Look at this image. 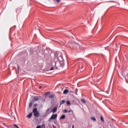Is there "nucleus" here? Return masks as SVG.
Listing matches in <instances>:
<instances>
[{
  "mask_svg": "<svg viewBox=\"0 0 128 128\" xmlns=\"http://www.w3.org/2000/svg\"><path fill=\"white\" fill-rule=\"evenodd\" d=\"M50 94V92H48V94Z\"/></svg>",
  "mask_w": 128,
  "mask_h": 128,
  "instance_id": "nucleus-34",
  "label": "nucleus"
},
{
  "mask_svg": "<svg viewBox=\"0 0 128 128\" xmlns=\"http://www.w3.org/2000/svg\"><path fill=\"white\" fill-rule=\"evenodd\" d=\"M41 128H46V125L44 124L41 126Z\"/></svg>",
  "mask_w": 128,
  "mask_h": 128,
  "instance_id": "nucleus-23",
  "label": "nucleus"
},
{
  "mask_svg": "<svg viewBox=\"0 0 128 128\" xmlns=\"http://www.w3.org/2000/svg\"><path fill=\"white\" fill-rule=\"evenodd\" d=\"M68 112H72V110H70L68 111Z\"/></svg>",
  "mask_w": 128,
  "mask_h": 128,
  "instance_id": "nucleus-28",
  "label": "nucleus"
},
{
  "mask_svg": "<svg viewBox=\"0 0 128 128\" xmlns=\"http://www.w3.org/2000/svg\"><path fill=\"white\" fill-rule=\"evenodd\" d=\"M66 102V101L64 100H62V102L60 103V104H64Z\"/></svg>",
  "mask_w": 128,
  "mask_h": 128,
  "instance_id": "nucleus-16",
  "label": "nucleus"
},
{
  "mask_svg": "<svg viewBox=\"0 0 128 128\" xmlns=\"http://www.w3.org/2000/svg\"><path fill=\"white\" fill-rule=\"evenodd\" d=\"M33 114L35 118H38L40 116V112H38V108H34L33 109Z\"/></svg>",
  "mask_w": 128,
  "mask_h": 128,
  "instance_id": "nucleus-2",
  "label": "nucleus"
},
{
  "mask_svg": "<svg viewBox=\"0 0 128 128\" xmlns=\"http://www.w3.org/2000/svg\"><path fill=\"white\" fill-rule=\"evenodd\" d=\"M12 126H15V128H18V125H16V124H14Z\"/></svg>",
  "mask_w": 128,
  "mask_h": 128,
  "instance_id": "nucleus-20",
  "label": "nucleus"
},
{
  "mask_svg": "<svg viewBox=\"0 0 128 128\" xmlns=\"http://www.w3.org/2000/svg\"><path fill=\"white\" fill-rule=\"evenodd\" d=\"M100 120H101L102 122H104V118L102 117V116H100Z\"/></svg>",
  "mask_w": 128,
  "mask_h": 128,
  "instance_id": "nucleus-19",
  "label": "nucleus"
},
{
  "mask_svg": "<svg viewBox=\"0 0 128 128\" xmlns=\"http://www.w3.org/2000/svg\"><path fill=\"white\" fill-rule=\"evenodd\" d=\"M50 57L53 58L55 57L56 58H57L58 60H59L62 65H64V58H62V54L60 52H56V53L51 52L50 54Z\"/></svg>",
  "mask_w": 128,
  "mask_h": 128,
  "instance_id": "nucleus-1",
  "label": "nucleus"
},
{
  "mask_svg": "<svg viewBox=\"0 0 128 128\" xmlns=\"http://www.w3.org/2000/svg\"><path fill=\"white\" fill-rule=\"evenodd\" d=\"M56 1L57 2H60V0H56Z\"/></svg>",
  "mask_w": 128,
  "mask_h": 128,
  "instance_id": "nucleus-26",
  "label": "nucleus"
},
{
  "mask_svg": "<svg viewBox=\"0 0 128 128\" xmlns=\"http://www.w3.org/2000/svg\"><path fill=\"white\" fill-rule=\"evenodd\" d=\"M54 96V94H52V95H50L49 96V98H53Z\"/></svg>",
  "mask_w": 128,
  "mask_h": 128,
  "instance_id": "nucleus-18",
  "label": "nucleus"
},
{
  "mask_svg": "<svg viewBox=\"0 0 128 128\" xmlns=\"http://www.w3.org/2000/svg\"><path fill=\"white\" fill-rule=\"evenodd\" d=\"M4 126H6V124H4Z\"/></svg>",
  "mask_w": 128,
  "mask_h": 128,
  "instance_id": "nucleus-33",
  "label": "nucleus"
},
{
  "mask_svg": "<svg viewBox=\"0 0 128 128\" xmlns=\"http://www.w3.org/2000/svg\"><path fill=\"white\" fill-rule=\"evenodd\" d=\"M74 46H78V48H80V45L76 42H74Z\"/></svg>",
  "mask_w": 128,
  "mask_h": 128,
  "instance_id": "nucleus-7",
  "label": "nucleus"
},
{
  "mask_svg": "<svg viewBox=\"0 0 128 128\" xmlns=\"http://www.w3.org/2000/svg\"><path fill=\"white\" fill-rule=\"evenodd\" d=\"M66 104L68 106H70V101H67Z\"/></svg>",
  "mask_w": 128,
  "mask_h": 128,
  "instance_id": "nucleus-21",
  "label": "nucleus"
},
{
  "mask_svg": "<svg viewBox=\"0 0 128 128\" xmlns=\"http://www.w3.org/2000/svg\"><path fill=\"white\" fill-rule=\"evenodd\" d=\"M32 112L30 113L29 114H28L27 116V118H32Z\"/></svg>",
  "mask_w": 128,
  "mask_h": 128,
  "instance_id": "nucleus-9",
  "label": "nucleus"
},
{
  "mask_svg": "<svg viewBox=\"0 0 128 128\" xmlns=\"http://www.w3.org/2000/svg\"><path fill=\"white\" fill-rule=\"evenodd\" d=\"M34 107L36 108V106H38V104H34Z\"/></svg>",
  "mask_w": 128,
  "mask_h": 128,
  "instance_id": "nucleus-25",
  "label": "nucleus"
},
{
  "mask_svg": "<svg viewBox=\"0 0 128 128\" xmlns=\"http://www.w3.org/2000/svg\"><path fill=\"white\" fill-rule=\"evenodd\" d=\"M74 42H74V41H70L69 42H68V44H74Z\"/></svg>",
  "mask_w": 128,
  "mask_h": 128,
  "instance_id": "nucleus-11",
  "label": "nucleus"
},
{
  "mask_svg": "<svg viewBox=\"0 0 128 128\" xmlns=\"http://www.w3.org/2000/svg\"><path fill=\"white\" fill-rule=\"evenodd\" d=\"M91 119L92 120H94V122H96V118L92 116L91 118Z\"/></svg>",
  "mask_w": 128,
  "mask_h": 128,
  "instance_id": "nucleus-14",
  "label": "nucleus"
},
{
  "mask_svg": "<svg viewBox=\"0 0 128 128\" xmlns=\"http://www.w3.org/2000/svg\"><path fill=\"white\" fill-rule=\"evenodd\" d=\"M58 118V114H54L50 118L49 120H56Z\"/></svg>",
  "mask_w": 128,
  "mask_h": 128,
  "instance_id": "nucleus-4",
  "label": "nucleus"
},
{
  "mask_svg": "<svg viewBox=\"0 0 128 128\" xmlns=\"http://www.w3.org/2000/svg\"><path fill=\"white\" fill-rule=\"evenodd\" d=\"M84 68V66H82V64H80L79 66V69L80 70V72H82L83 70H84V69L82 68Z\"/></svg>",
  "mask_w": 128,
  "mask_h": 128,
  "instance_id": "nucleus-6",
  "label": "nucleus"
},
{
  "mask_svg": "<svg viewBox=\"0 0 128 128\" xmlns=\"http://www.w3.org/2000/svg\"><path fill=\"white\" fill-rule=\"evenodd\" d=\"M32 106V102H30L29 104V108H30Z\"/></svg>",
  "mask_w": 128,
  "mask_h": 128,
  "instance_id": "nucleus-15",
  "label": "nucleus"
},
{
  "mask_svg": "<svg viewBox=\"0 0 128 128\" xmlns=\"http://www.w3.org/2000/svg\"><path fill=\"white\" fill-rule=\"evenodd\" d=\"M18 68H20V66H18Z\"/></svg>",
  "mask_w": 128,
  "mask_h": 128,
  "instance_id": "nucleus-30",
  "label": "nucleus"
},
{
  "mask_svg": "<svg viewBox=\"0 0 128 128\" xmlns=\"http://www.w3.org/2000/svg\"><path fill=\"white\" fill-rule=\"evenodd\" d=\"M47 112H48V109L47 110Z\"/></svg>",
  "mask_w": 128,
  "mask_h": 128,
  "instance_id": "nucleus-32",
  "label": "nucleus"
},
{
  "mask_svg": "<svg viewBox=\"0 0 128 128\" xmlns=\"http://www.w3.org/2000/svg\"><path fill=\"white\" fill-rule=\"evenodd\" d=\"M56 110H58V107H54V108L50 111V112H53V114H54V112H56Z\"/></svg>",
  "mask_w": 128,
  "mask_h": 128,
  "instance_id": "nucleus-5",
  "label": "nucleus"
},
{
  "mask_svg": "<svg viewBox=\"0 0 128 128\" xmlns=\"http://www.w3.org/2000/svg\"><path fill=\"white\" fill-rule=\"evenodd\" d=\"M34 100H36V102H38L40 100V98H38V96H36L34 98Z\"/></svg>",
  "mask_w": 128,
  "mask_h": 128,
  "instance_id": "nucleus-8",
  "label": "nucleus"
},
{
  "mask_svg": "<svg viewBox=\"0 0 128 128\" xmlns=\"http://www.w3.org/2000/svg\"><path fill=\"white\" fill-rule=\"evenodd\" d=\"M54 66L51 67L50 70H58V66H56V63L54 62Z\"/></svg>",
  "mask_w": 128,
  "mask_h": 128,
  "instance_id": "nucleus-3",
  "label": "nucleus"
},
{
  "mask_svg": "<svg viewBox=\"0 0 128 128\" xmlns=\"http://www.w3.org/2000/svg\"><path fill=\"white\" fill-rule=\"evenodd\" d=\"M42 88V86H40V87H39V88L40 89V88Z\"/></svg>",
  "mask_w": 128,
  "mask_h": 128,
  "instance_id": "nucleus-29",
  "label": "nucleus"
},
{
  "mask_svg": "<svg viewBox=\"0 0 128 128\" xmlns=\"http://www.w3.org/2000/svg\"><path fill=\"white\" fill-rule=\"evenodd\" d=\"M64 112H65V114H66L68 112V110H64Z\"/></svg>",
  "mask_w": 128,
  "mask_h": 128,
  "instance_id": "nucleus-22",
  "label": "nucleus"
},
{
  "mask_svg": "<svg viewBox=\"0 0 128 128\" xmlns=\"http://www.w3.org/2000/svg\"><path fill=\"white\" fill-rule=\"evenodd\" d=\"M72 128H74V125L72 126Z\"/></svg>",
  "mask_w": 128,
  "mask_h": 128,
  "instance_id": "nucleus-27",
  "label": "nucleus"
},
{
  "mask_svg": "<svg viewBox=\"0 0 128 128\" xmlns=\"http://www.w3.org/2000/svg\"><path fill=\"white\" fill-rule=\"evenodd\" d=\"M48 96V92H46L45 94H44V97L45 98H47V96Z\"/></svg>",
  "mask_w": 128,
  "mask_h": 128,
  "instance_id": "nucleus-17",
  "label": "nucleus"
},
{
  "mask_svg": "<svg viewBox=\"0 0 128 128\" xmlns=\"http://www.w3.org/2000/svg\"><path fill=\"white\" fill-rule=\"evenodd\" d=\"M50 64H51V66H52V63Z\"/></svg>",
  "mask_w": 128,
  "mask_h": 128,
  "instance_id": "nucleus-31",
  "label": "nucleus"
},
{
  "mask_svg": "<svg viewBox=\"0 0 128 128\" xmlns=\"http://www.w3.org/2000/svg\"><path fill=\"white\" fill-rule=\"evenodd\" d=\"M81 100L83 102V104H86V100H84V98H82Z\"/></svg>",
  "mask_w": 128,
  "mask_h": 128,
  "instance_id": "nucleus-13",
  "label": "nucleus"
},
{
  "mask_svg": "<svg viewBox=\"0 0 128 128\" xmlns=\"http://www.w3.org/2000/svg\"><path fill=\"white\" fill-rule=\"evenodd\" d=\"M66 118V115H62L60 118V120H64Z\"/></svg>",
  "mask_w": 128,
  "mask_h": 128,
  "instance_id": "nucleus-12",
  "label": "nucleus"
},
{
  "mask_svg": "<svg viewBox=\"0 0 128 128\" xmlns=\"http://www.w3.org/2000/svg\"><path fill=\"white\" fill-rule=\"evenodd\" d=\"M42 126H36V128H41Z\"/></svg>",
  "mask_w": 128,
  "mask_h": 128,
  "instance_id": "nucleus-24",
  "label": "nucleus"
},
{
  "mask_svg": "<svg viewBox=\"0 0 128 128\" xmlns=\"http://www.w3.org/2000/svg\"><path fill=\"white\" fill-rule=\"evenodd\" d=\"M68 92V90H67V89L64 90V91L63 92V94H66Z\"/></svg>",
  "mask_w": 128,
  "mask_h": 128,
  "instance_id": "nucleus-10",
  "label": "nucleus"
}]
</instances>
